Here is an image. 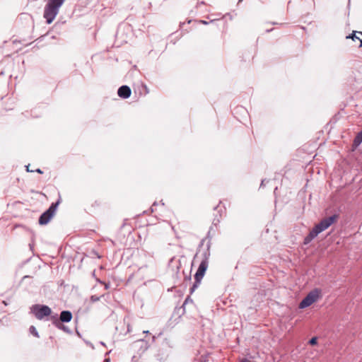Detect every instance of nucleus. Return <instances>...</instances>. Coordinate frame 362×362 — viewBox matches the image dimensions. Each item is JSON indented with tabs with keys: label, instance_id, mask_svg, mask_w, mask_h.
I'll return each instance as SVG.
<instances>
[{
	"label": "nucleus",
	"instance_id": "nucleus-10",
	"mask_svg": "<svg viewBox=\"0 0 362 362\" xmlns=\"http://www.w3.org/2000/svg\"><path fill=\"white\" fill-rule=\"evenodd\" d=\"M54 324L59 329H61L64 330V332H66L67 333L70 332L69 329L66 326L63 325L58 320H56L54 322Z\"/></svg>",
	"mask_w": 362,
	"mask_h": 362
},
{
	"label": "nucleus",
	"instance_id": "nucleus-17",
	"mask_svg": "<svg viewBox=\"0 0 362 362\" xmlns=\"http://www.w3.org/2000/svg\"><path fill=\"white\" fill-rule=\"evenodd\" d=\"M240 362H251V361L247 358H244Z\"/></svg>",
	"mask_w": 362,
	"mask_h": 362
},
{
	"label": "nucleus",
	"instance_id": "nucleus-1",
	"mask_svg": "<svg viewBox=\"0 0 362 362\" xmlns=\"http://www.w3.org/2000/svg\"><path fill=\"white\" fill-rule=\"evenodd\" d=\"M338 219V215L334 214L329 217L322 219L319 223L310 231L309 234L304 239V244L310 243L320 233L327 229L331 225L336 222Z\"/></svg>",
	"mask_w": 362,
	"mask_h": 362
},
{
	"label": "nucleus",
	"instance_id": "nucleus-23",
	"mask_svg": "<svg viewBox=\"0 0 362 362\" xmlns=\"http://www.w3.org/2000/svg\"><path fill=\"white\" fill-rule=\"evenodd\" d=\"M110 359L109 358H107L105 360V362H109Z\"/></svg>",
	"mask_w": 362,
	"mask_h": 362
},
{
	"label": "nucleus",
	"instance_id": "nucleus-15",
	"mask_svg": "<svg viewBox=\"0 0 362 362\" xmlns=\"http://www.w3.org/2000/svg\"><path fill=\"white\" fill-rule=\"evenodd\" d=\"M198 362H206V358L202 356L198 360Z\"/></svg>",
	"mask_w": 362,
	"mask_h": 362
},
{
	"label": "nucleus",
	"instance_id": "nucleus-22",
	"mask_svg": "<svg viewBox=\"0 0 362 362\" xmlns=\"http://www.w3.org/2000/svg\"><path fill=\"white\" fill-rule=\"evenodd\" d=\"M264 181H265V180H262L261 186H262L263 185H265Z\"/></svg>",
	"mask_w": 362,
	"mask_h": 362
},
{
	"label": "nucleus",
	"instance_id": "nucleus-9",
	"mask_svg": "<svg viewBox=\"0 0 362 362\" xmlns=\"http://www.w3.org/2000/svg\"><path fill=\"white\" fill-rule=\"evenodd\" d=\"M362 143V130L358 133L356 136L355 137L354 140V145L355 146H359Z\"/></svg>",
	"mask_w": 362,
	"mask_h": 362
},
{
	"label": "nucleus",
	"instance_id": "nucleus-8",
	"mask_svg": "<svg viewBox=\"0 0 362 362\" xmlns=\"http://www.w3.org/2000/svg\"><path fill=\"white\" fill-rule=\"evenodd\" d=\"M72 319V313L68 310H64L60 313L59 322H69Z\"/></svg>",
	"mask_w": 362,
	"mask_h": 362
},
{
	"label": "nucleus",
	"instance_id": "nucleus-16",
	"mask_svg": "<svg viewBox=\"0 0 362 362\" xmlns=\"http://www.w3.org/2000/svg\"><path fill=\"white\" fill-rule=\"evenodd\" d=\"M97 281H98V282H100V284H103V281H100L99 279H98ZM104 284H105V289H108V288H109V287H110V286H109V284H105V283H104Z\"/></svg>",
	"mask_w": 362,
	"mask_h": 362
},
{
	"label": "nucleus",
	"instance_id": "nucleus-2",
	"mask_svg": "<svg viewBox=\"0 0 362 362\" xmlns=\"http://www.w3.org/2000/svg\"><path fill=\"white\" fill-rule=\"evenodd\" d=\"M65 0H48L44 8L43 17L47 24H50L57 16L60 7Z\"/></svg>",
	"mask_w": 362,
	"mask_h": 362
},
{
	"label": "nucleus",
	"instance_id": "nucleus-11",
	"mask_svg": "<svg viewBox=\"0 0 362 362\" xmlns=\"http://www.w3.org/2000/svg\"><path fill=\"white\" fill-rule=\"evenodd\" d=\"M346 38H351L354 41L356 40H360V45H359V47H362V40L360 39L359 37H358L356 35V32L354 31L353 33L349 36L346 37Z\"/></svg>",
	"mask_w": 362,
	"mask_h": 362
},
{
	"label": "nucleus",
	"instance_id": "nucleus-21",
	"mask_svg": "<svg viewBox=\"0 0 362 362\" xmlns=\"http://www.w3.org/2000/svg\"><path fill=\"white\" fill-rule=\"evenodd\" d=\"M264 181H265V180H262L261 186H262L263 185H265Z\"/></svg>",
	"mask_w": 362,
	"mask_h": 362
},
{
	"label": "nucleus",
	"instance_id": "nucleus-13",
	"mask_svg": "<svg viewBox=\"0 0 362 362\" xmlns=\"http://www.w3.org/2000/svg\"><path fill=\"white\" fill-rule=\"evenodd\" d=\"M317 337H313L312 339H310L309 344L310 345H315L317 344Z\"/></svg>",
	"mask_w": 362,
	"mask_h": 362
},
{
	"label": "nucleus",
	"instance_id": "nucleus-7",
	"mask_svg": "<svg viewBox=\"0 0 362 362\" xmlns=\"http://www.w3.org/2000/svg\"><path fill=\"white\" fill-rule=\"evenodd\" d=\"M132 93V90L130 88L127 86H122L119 88L117 94L118 95L122 98L127 99L130 97Z\"/></svg>",
	"mask_w": 362,
	"mask_h": 362
},
{
	"label": "nucleus",
	"instance_id": "nucleus-19",
	"mask_svg": "<svg viewBox=\"0 0 362 362\" xmlns=\"http://www.w3.org/2000/svg\"><path fill=\"white\" fill-rule=\"evenodd\" d=\"M189 297L186 298V300L184 302V305H185L187 302H189Z\"/></svg>",
	"mask_w": 362,
	"mask_h": 362
},
{
	"label": "nucleus",
	"instance_id": "nucleus-20",
	"mask_svg": "<svg viewBox=\"0 0 362 362\" xmlns=\"http://www.w3.org/2000/svg\"><path fill=\"white\" fill-rule=\"evenodd\" d=\"M36 171H37L38 173H42V171L40 169H37V170H36Z\"/></svg>",
	"mask_w": 362,
	"mask_h": 362
},
{
	"label": "nucleus",
	"instance_id": "nucleus-5",
	"mask_svg": "<svg viewBox=\"0 0 362 362\" xmlns=\"http://www.w3.org/2000/svg\"><path fill=\"white\" fill-rule=\"evenodd\" d=\"M320 291L318 289H314L311 291L300 303L299 308L303 309L309 307L313 303L316 302L320 298Z\"/></svg>",
	"mask_w": 362,
	"mask_h": 362
},
{
	"label": "nucleus",
	"instance_id": "nucleus-14",
	"mask_svg": "<svg viewBox=\"0 0 362 362\" xmlns=\"http://www.w3.org/2000/svg\"><path fill=\"white\" fill-rule=\"evenodd\" d=\"M90 299L92 301L95 302V301L98 300L100 299V298L97 297L95 296H92Z\"/></svg>",
	"mask_w": 362,
	"mask_h": 362
},
{
	"label": "nucleus",
	"instance_id": "nucleus-4",
	"mask_svg": "<svg viewBox=\"0 0 362 362\" xmlns=\"http://www.w3.org/2000/svg\"><path fill=\"white\" fill-rule=\"evenodd\" d=\"M31 313L37 320H42L45 317H48L52 313L51 308L45 305L35 304L31 307Z\"/></svg>",
	"mask_w": 362,
	"mask_h": 362
},
{
	"label": "nucleus",
	"instance_id": "nucleus-12",
	"mask_svg": "<svg viewBox=\"0 0 362 362\" xmlns=\"http://www.w3.org/2000/svg\"><path fill=\"white\" fill-rule=\"evenodd\" d=\"M29 331H30V334H32L35 337H39L38 332L34 326H30Z\"/></svg>",
	"mask_w": 362,
	"mask_h": 362
},
{
	"label": "nucleus",
	"instance_id": "nucleus-3",
	"mask_svg": "<svg viewBox=\"0 0 362 362\" xmlns=\"http://www.w3.org/2000/svg\"><path fill=\"white\" fill-rule=\"evenodd\" d=\"M208 265H209L208 257L206 256H205L204 259H202V261L201 262V263L199 266V268L194 275L195 282H194L193 286L191 288V293H192L194 291V289L200 284L202 278L204 276L205 272L208 268Z\"/></svg>",
	"mask_w": 362,
	"mask_h": 362
},
{
	"label": "nucleus",
	"instance_id": "nucleus-24",
	"mask_svg": "<svg viewBox=\"0 0 362 362\" xmlns=\"http://www.w3.org/2000/svg\"><path fill=\"white\" fill-rule=\"evenodd\" d=\"M144 333L147 334L148 333V331H144Z\"/></svg>",
	"mask_w": 362,
	"mask_h": 362
},
{
	"label": "nucleus",
	"instance_id": "nucleus-6",
	"mask_svg": "<svg viewBox=\"0 0 362 362\" xmlns=\"http://www.w3.org/2000/svg\"><path fill=\"white\" fill-rule=\"evenodd\" d=\"M58 204L59 202L52 203L49 209L40 216L39 223L40 225H45L49 223L56 212Z\"/></svg>",
	"mask_w": 362,
	"mask_h": 362
},
{
	"label": "nucleus",
	"instance_id": "nucleus-18",
	"mask_svg": "<svg viewBox=\"0 0 362 362\" xmlns=\"http://www.w3.org/2000/svg\"><path fill=\"white\" fill-rule=\"evenodd\" d=\"M201 22H202V23H203V24H204V25H207V24L209 23H208L207 21H202Z\"/></svg>",
	"mask_w": 362,
	"mask_h": 362
}]
</instances>
